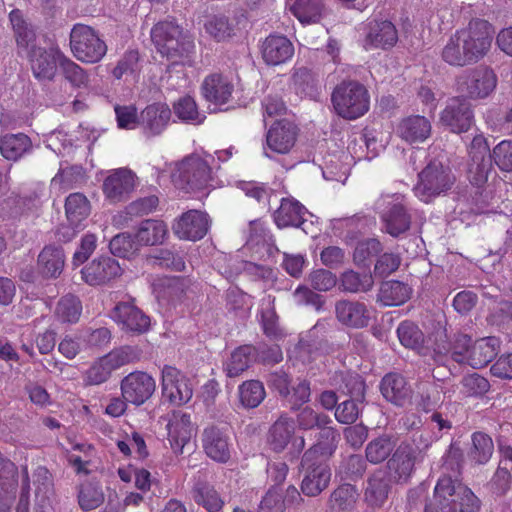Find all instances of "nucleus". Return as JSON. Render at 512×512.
Instances as JSON below:
<instances>
[{
	"instance_id": "63",
	"label": "nucleus",
	"mask_w": 512,
	"mask_h": 512,
	"mask_svg": "<svg viewBox=\"0 0 512 512\" xmlns=\"http://www.w3.org/2000/svg\"><path fill=\"white\" fill-rule=\"evenodd\" d=\"M118 126L122 129H135L140 126V115L133 105L115 107Z\"/></svg>"
},
{
	"instance_id": "26",
	"label": "nucleus",
	"mask_w": 512,
	"mask_h": 512,
	"mask_svg": "<svg viewBox=\"0 0 512 512\" xmlns=\"http://www.w3.org/2000/svg\"><path fill=\"white\" fill-rule=\"evenodd\" d=\"M171 119V110L165 103L148 105L140 114V126L148 136H156L164 131Z\"/></svg>"
},
{
	"instance_id": "29",
	"label": "nucleus",
	"mask_w": 512,
	"mask_h": 512,
	"mask_svg": "<svg viewBox=\"0 0 512 512\" xmlns=\"http://www.w3.org/2000/svg\"><path fill=\"white\" fill-rule=\"evenodd\" d=\"M262 57L268 65H280L292 58L294 47L288 38L280 35L268 36L261 47Z\"/></svg>"
},
{
	"instance_id": "2",
	"label": "nucleus",
	"mask_w": 512,
	"mask_h": 512,
	"mask_svg": "<svg viewBox=\"0 0 512 512\" xmlns=\"http://www.w3.org/2000/svg\"><path fill=\"white\" fill-rule=\"evenodd\" d=\"M478 509V499L468 487L444 476L438 480L433 501L425 512H477Z\"/></svg>"
},
{
	"instance_id": "34",
	"label": "nucleus",
	"mask_w": 512,
	"mask_h": 512,
	"mask_svg": "<svg viewBox=\"0 0 512 512\" xmlns=\"http://www.w3.org/2000/svg\"><path fill=\"white\" fill-rule=\"evenodd\" d=\"M365 384L360 377L353 378V386L349 389L352 400L342 402L335 411L336 419L344 424L356 421L359 416L358 402L364 398Z\"/></svg>"
},
{
	"instance_id": "43",
	"label": "nucleus",
	"mask_w": 512,
	"mask_h": 512,
	"mask_svg": "<svg viewBox=\"0 0 512 512\" xmlns=\"http://www.w3.org/2000/svg\"><path fill=\"white\" fill-rule=\"evenodd\" d=\"M381 392L388 401L402 405L409 395V388L402 376L388 374L382 379Z\"/></svg>"
},
{
	"instance_id": "60",
	"label": "nucleus",
	"mask_w": 512,
	"mask_h": 512,
	"mask_svg": "<svg viewBox=\"0 0 512 512\" xmlns=\"http://www.w3.org/2000/svg\"><path fill=\"white\" fill-rule=\"evenodd\" d=\"M388 495V484L381 475H374L368 481L365 497L371 505H381Z\"/></svg>"
},
{
	"instance_id": "28",
	"label": "nucleus",
	"mask_w": 512,
	"mask_h": 512,
	"mask_svg": "<svg viewBox=\"0 0 512 512\" xmlns=\"http://www.w3.org/2000/svg\"><path fill=\"white\" fill-rule=\"evenodd\" d=\"M335 311L342 325L356 329L366 327L372 317L371 311L360 302L340 301L336 304Z\"/></svg>"
},
{
	"instance_id": "52",
	"label": "nucleus",
	"mask_w": 512,
	"mask_h": 512,
	"mask_svg": "<svg viewBox=\"0 0 512 512\" xmlns=\"http://www.w3.org/2000/svg\"><path fill=\"white\" fill-rule=\"evenodd\" d=\"M394 447L395 443L390 437H378L368 443L366 447V458L371 463H380L387 459Z\"/></svg>"
},
{
	"instance_id": "25",
	"label": "nucleus",
	"mask_w": 512,
	"mask_h": 512,
	"mask_svg": "<svg viewBox=\"0 0 512 512\" xmlns=\"http://www.w3.org/2000/svg\"><path fill=\"white\" fill-rule=\"evenodd\" d=\"M488 151L489 147L485 137L481 134L474 136L469 146V155L472 159L469 174L474 185L480 186L487 181L490 170L486 161Z\"/></svg>"
},
{
	"instance_id": "48",
	"label": "nucleus",
	"mask_w": 512,
	"mask_h": 512,
	"mask_svg": "<svg viewBox=\"0 0 512 512\" xmlns=\"http://www.w3.org/2000/svg\"><path fill=\"white\" fill-rule=\"evenodd\" d=\"M175 115L182 121L200 124L205 116L199 112L193 97L186 95L180 97L173 105Z\"/></svg>"
},
{
	"instance_id": "53",
	"label": "nucleus",
	"mask_w": 512,
	"mask_h": 512,
	"mask_svg": "<svg viewBox=\"0 0 512 512\" xmlns=\"http://www.w3.org/2000/svg\"><path fill=\"white\" fill-rule=\"evenodd\" d=\"M139 55L136 51H130L124 55L113 70L117 79H124L126 82L135 81L139 72Z\"/></svg>"
},
{
	"instance_id": "20",
	"label": "nucleus",
	"mask_w": 512,
	"mask_h": 512,
	"mask_svg": "<svg viewBox=\"0 0 512 512\" xmlns=\"http://www.w3.org/2000/svg\"><path fill=\"white\" fill-rule=\"evenodd\" d=\"M36 512H55V493L50 472L43 466L37 467L32 474Z\"/></svg>"
},
{
	"instance_id": "64",
	"label": "nucleus",
	"mask_w": 512,
	"mask_h": 512,
	"mask_svg": "<svg viewBox=\"0 0 512 512\" xmlns=\"http://www.w3.org/2000/svg\"><path fill=\"white\" fill-rule=\"evenodd\" d=\"M97 246V237L94 234H85L80 241L78 249L75 251L72 264L73 266H79L83 264L94 252Z\"/></svg>"
},
{
	"instance_id": "46",
	"label": "nucleus",
	"mask_w": 512,
	"mask_h": 512,
	"mask_svg": "<svg viewBox=\"0 0 512 512\" xmlns=\"http://www.w3.org/2000/svg\"><path fill=\"white\" fill-rule=\"evenodd\" d=\"M236 25L230 22L224 15H212L204 22L207 34L217 41H223L235 34Z\"/></svg>"
},
{
	"instance_id": "41",
	"label": "nucleus",
	"mask_w": 512,
	"mask_h": 512,
	"mask_svg": "<svg viewBox=\"0 0 512 512\" xmlns=\"http://www.w3.org/2000/svg\"><path fill=\"white\" fill-rule=\"evenodd\" d=\"M411 296V288L399 281H387L381 285L378 299L385 306L405 303Z\"/></svg>"
},
{
	"instance_id": "17",
	"label": "nucleus",
	"mask_w": 512,
	"mask_h": 512,
	"mask_svg": "<svg viewBox=\"0 0 512 512\" xmlns=\"http://www.w3.org/2000/svg\"><path fill=\"white\" fill-rule=\"evenodd\" d=\"M441 122L454 133H463L470 129L473 121V112L470 103L460 97L449 101L441 113Z\"/></svg>"
},
{
	"instance_id": "62",
	"label": "nucleus",
	"mask_w": 512,
	"mask_h": 512,
	"mask_svg": "<svg viewBox=\"0 0 512 512\" xmlns=\"http://www.w3.org/2000/svg\"><path fill=\"white\" fill-rule=\"evenodd\" d=\"M401 344L407 348L415 349L422 342L423 335L418 327L411 322H403L397 329Z\"/></svg>"
},
{
	"instance_id": "44",
	"label": "nucleus",
	"mask_w": 512,
	"mask_h": 512,
	"mask_svg": "<svg viewBox=\"0 0 512 512\" xmlns=\"http://www.w3.org/2000/svg\"><path fill=\"white\" fill-rule=\"evenodd\" d=\"M293 432V422L286 417H280L269 430L268 443L273 450L282 451L290 442Z\"/></svg>"
},
{
	"instance_id": "35",
	"label": "nucleus",
	"mask_w": 512,
	"mask_h": 512,
	"mask_svg": "<svg viewBox=\"0 0 512 512\" xmlns=\"http://www.w3.org/2000/svg\"><path fill=\"white\" fill-rule=\"evenodd\" d=\"M500 341L496 337H486L476 341L466 356L465 363L473 368L486 366L497 354Z\"/></svg>"
},
{
	"instance_id": "55",
	"label": "nucleus",
	"mask_w": 512,
	"mask_h": 512,
	"mask_svg": "<svg viewBox=\"0 0 512 512\" xmlns=\"http://www.w3.org/2000/svg\"><path fill=\"white\" fill-rule=\"evenodd\" d=\"M341 286L347 292H365L372 288L373 277L369 273L360 275L354 271H346L341 276Z\"/></svg>"
},
{
	"instance_id": "58",
	"label": "nucleus",
	"mask_w": 512,
	"mask_h": 512,
	"mask_svg": "<svg viewBox=\"0 0 512 512\" xmlns=\"http://www.w3.org/2000/svg\"><path fill=\"white\" fill-rule=\"evenodd\" d=\"M473 448L470 452L473 460L479 464L486 463L493 453L492 439L481 432L474 433L472 436Z\"/></svg>"
},
{
	"instance_id": "33",
	"label": "nucleus",
	"mask_w": 512,
	"mask_h": 512,
	"mask_svg": "<svg viewBox=\"0 0 512 512\" xmlns=\"http://www.w3.org/2000/svg\"><path fill=\"white\" fill-rule=\"evenodd\" d=\"M65 254L62 248L45 246L38 256V272L45 278H57L63 271Z\"/></svg>"
},
{
	"instance_id": "42",
	"label": "nucleus",
	"mask_w": 512,
	"mask_h": 512,
	"mask_svg": "<svg viewBox=\"0 0 512 512\" xmlns=\"http://www.w3.org/2000/svg\"><path fill=\"white\" fill-rule=\"evenodd\" d=\"M256 359V350L250 345L235 349L225 363V371L229 377H236L245 371Z\"/></svg>"
},
{
	"instance_id": "9",
	"label": "nucleus",
	"mask_w": 512,
	"mask_h": 512,
	"mask_svg": "<svg viewBox=\"0 0 512 512\" xmlns=\"http://www.w3.org/2000/svg\"><path fill=\"white\" fill-rule=\"evenodd\" d=\"M402 195H385L376 202L384 228L392 236H398L410 227V217L404 209Z\"/></svg>"
},
{
	"instance_id": "30",
	"label": "nucleus",
	"mask_w": 512,
	"mask_h": 512,
	"mask_svg": "<svg viewBox=\"0 0 512 512\" xmlns=\"http://www.w3.org/2000/svg\"><path fill=\"white\" fill-rule=\"evenodd\" d=\"M302 500L297 488L289 486L283 497L279 487H271L263 497L259 512H285L286 508L298 504Z\"/></svg>"
},
{
	"instance_id": "14",
	"label": "nucleus",
	"mask_w": 512,
	"mask_h": 512,
	"mask_svg": "<svg viewBox=\"0 0 512 512\" xmlns=\"http://www.w3.org/2000/svg\"><path fill=\"white\" fill-rule=\"evenodd\" d=\"M136 185L135 174L127 168L110 170L103 181V193L110 202L125 200Z\"/></svg>"
},
{
	"instance_id": "19",
	"label": "nucleus",
	"mask_w": 512,
	"mask_h": 512,
	"mask_svg": "<svg viewBox=\"0 0 512 512\" xmlns=\"http://www.w3.org/2000/svg\"><path fill=\"white\" fill-rule=\"evenodd\" d=\"M209 228L206 213L190 210L184 213L173 225L174 234L182 240L196 241L203 238Z\"/></svg>"
},
{
	"instance_id": "50",
	"label": "nucleus",
	"mask_w": 512,
	"mask_h": 512,
	"mask_svg": "<svg viewBox=\"0 0 512 512\" xmlns=\"http://www.w3.org/2000/svg\"><path fill=\"white\" fill-rule=\"evenodd\" d=\"M194 500L208 512H218L224 504L218 492L208 484H200L196 487Z\"/></svg>"
},
{
	"instance_id": "6",
	"label": "nucleus",
	"mask_w": 512,
	"mask_h": 512,
	"mask_svg": "<svg viewBox=\"0 0 512 512\" xmlns=\"http://www.w3.org/2000/svg\"><path fill=\"white\" fill-rule=\"evenodd\" d=\"M70 46L73 55L82 62L96 63L107 52V46L89 26L76 24L70 33Z\"/></svg>"
},
{
	"instance_id": "21",
	"label": "nucleus",
	"mask_w": 512,
	"mask_h": 512,
	"mask_svg": "<svg viewBox=\"0 0 512 512\" xmlns=\"http://www.w3.org/2000/svg\"><path fill=\"white\" fill-rule=\"evenodd\" d=\"M203 448L209 458L226 463L231 456V444L228 431L218 426L207 427L202 436Z\"/></svg>"
},
{
	"instance_id": "4",
	"label": "nucleus",
	"mask_w": 512,
	"mask_h": 512,
	"mask_svg": "<svg viewBox=\"0 0 512 512\" xmlns=\"http://www.w3.org/2000/svg\"><path fill=\"white\" fill-rule=\"evenodd\" d=\"M212 157L205 153H194L176 163L172 172V182L180 189L203 190L212 186Z\"/></svg>"
},
{
	"instance_id": "16",
	"label": "nucleus",
	"mask_w": 512,
	"mask_h": 512,
	"mask_svg": "<svg viewBox=\"0 0 512 512\" xmlns=\"http://www.w3.org/2000/svg\"><path fill=\"white\" fill-rule=\"evenodd\" d=\"M297 128L288 120L276 121L266 134L264 154L271 157L267 149L278 154L288 153L296 142Z\"/></svg>"
},
{
	"instance_id": "12",
	"label": "nucleus",
	"mask_w": 512,
	"mask_h": 512,
	"mask_svg": "<svg viewBox=\"0 0 512 512\" xmlns=\"http://www.w3.org/2000/svg\"><path fill=\"white\" fill-rule=\"evenodd\" d=\"M162 391L163 395L177 406L186 404L193 396L189 378L172 366H165L162 369Z\"/></svg>"
},
{
	"instance_id": "13",
	"label": "nucleus",
	"mask_w": 512,
	"mask_h": 512,
	"mask_svg": "<svg viewBox=\"0 0 512 512\" xmlns=\"http://www.w3.org/2000/svg\"><path fill=\"white\" fill-rule=\"evenodd\" d=\"M234 92L233 81L226 75L213 73L206 76L201 85L203 98L214 109H221L231 99Z\"/></svg>"
},
{
	"instance_id": "11",
	"label": "nucleus",
	"mask_w": 512,
	"mask_h": 512,
	"mask_svg": "<svg viewBox=\"0 0 512 512\" xmlns=\"http://www.w3.org/2000/svg\"><path fill=\"white\" fill-rule=\"evenodd\" d=\"M120 389L122 397L128 403L140 406L154 394L156 382L150 374L135 371L122 379Z\"/></svg>"
},
{
	"instance_id": "56",
	"label": "nucleus",
	"mask_w": 512,
	"mask_h": 512,
	"mask_svg": "<svg viewBox=\"0 0 512 512\" xmlns=\"http://www.w3.org/2000/svg\"><path fill=\"white\" fill-rule=\"evenodd\" d=\"M61 70L65 79L77 88H88L89 76L78 64L65 57L61 62Z\"/></svg>"
},
{
	"instance_id": "5",
	"label": "nucleus",
	"mask_w": 512,
	"mask_h": 512,
	"mask_svg": "<svg viewBox=\"0 0 512 512\" xmlns=\"http://www.w3.org/2000/svg\"><path fill=\"white\" fill-rule=\"evenodd\" d=\"M332 104L340 117L347 120L357 119L369 109L368 91L358 82H342L332 93Z\"/></svg>"
},
{
	"instance_id": "15",
	"label": "nucleus",
	"mask_w": 512,
	"mask_h": 512,
	"mask_svg": "<svg viewBox=\"0 0 512 512\" xmlns=\"http://www.w3.org/2000/svg\"><path fill=\"white\" fill-rule=\"evenodd\" d=\"M65 56L57 48L43 49L32 47L29 61L33 75L39 80H52L56 75L58 65Z\"/></svg>"
},
{
	"instance_id": "36",
	"label": "nucleus",
	"mask_w": 512,
	"mask_h": 512,
	"mask_svg": "<svg viewBox=\"0 0 512 512\" xmlns=\"http://www.w3.org/2000/svg\"><path fill=\"white\" fill-rule=\"evenodd\" d=\"M397 133L408 143L423 142L431 134V124L424 116L407 117L399 123Z\"/></svg>"
},
{
	"instance_id": "54",
	"label": "nucleus",
	"mask_w": 512,
	"mask_h": 512,
	"mask_svg": "<svg viewBox=\"0 0 512 512\" xmlns=\"http://www.w3.org/2000/svg\"><path fill=\"white\" fill-rule=\"evenodd\" d=\"M109 247L112 254L123 258L134 256L140 249L135 235L132 237L128 233L114 236L110 241Z\"/></svg>"
},
{
	"instance_id": "24",
	"label": "nucleus",
	"mask_w": 512,
	"mask_h": 512,
	"mask_svg": "<svg viewBox=\"0 0 512 512\" xmlns=\"http://www.w3.org/2000/svg\"><path fill=\"white\" fill-rule=\"evenodd\" d=\"M112 318L121 329L134 333H144L150 326V318L131 302L117 304Z\"/></svg>"
},
{
	"instance_id": "22",
	"label": "nucleus",
	"mask_w": 512,
	"mask_h": 512,
	"mask_svg": "<svg viewBox=\"0 0 512 512\" xmlns=\"http://www.w3.org/2000/svg\"><path fill=\"white\" fill-rule=\"evenodd\" d=\"M122 274L119 263L111 257H99L82 270V279L91 286L103 285Z\"/></svg>"
},
{
	"instance_id": "45",
	"label": "nucleus",
	"mask_w": 512,
	"mask_h": 512,
	"mask_svg": "<svg viewBox=\"0 0 512 512\" xmlns=\"http://www.w3.org/2000/svg\"><path fill=\"white\" fill-rule=\"evenodd\" d=\"M9 18L15 33L17 45L20 48L28 49L35 39L34 30L24 19L20 10L11 11Z\"/></svg>"
},
{
	"instance_id": "49",
	"label": "nucleus",
	"mask_w": 512,
	"mask_h": 512,
	"mask_svg": "<svg viewBox=\"0 0 512 512\" xmlns=\"http://www.w3.org/2000/svg\"><path fill=\"white\" fill-rule=\"evenodd\" d=\"M57 318L64 323H76L82 314V304L73 295L62 297L56 307Z\"/></svg>"
},
{
	"instance_id": "1",
	"label": "nucleus",
	"mask_w": 512,
	"mask_h": 512,
	"mask_svg": "<svg viewBox=\"0 0 512 512\" xmlns=\"http://www.w3.org/2000/svg\"><path fill=\"white\" fill-rule=\"evenodd\" d=\"M493 30L485 20H472L453 34L442 50V59L453 66H465L484 57L492 44Z\"/></svg>"
},
{
	"instance_id": "40",
	"label": "nucleus",
	"mask_w": 512,
	"mask_h": 512,
	"mask_svg": "<svg viewBox=\"0 0 512 512\" xmlns=\"http://www.w3.org/2000/svg\"><path fill=\"white\" fill-rule=\"evenodd\" d=\"M32 148L30 138L22 133L8 134L0 139L1 155L11 161H17Z\"/></svg>"
},
{
	"instance_id": "18",
	"label": "nucleus",
	"mask_w": 512,
	"mask_h": 512,
	"mask_svg": "<svg viewBox=\"0 0 512 512\" xmlns=\"http://www.w3.org/2000/svg\"><path fill=\"white\" fill-rule=\"evenodd\" d=\"M168 441L175 453H181L195 435V427L189 414L173 412L166 425Z\"/></svg>"
},
{
	"instance_id": "8",
	"label": "nucleus",
	"mask_w": 512,
	"mask_h": 512,
	"mask_svg": "<svg viewBox=\"0 0 512 512\" xmlns=\"http://www.w3.org/2000/svg\"><path fill=\"white\" fill-rule=\"evenodd\" d=\"M496 86L497 76L495 72L485 66L469 70L457 80V89L474 100L487 98L493 93Z\"/></svg>"
},
{
	"instance_id": "32",
	"label": "nucleus",
	"mask_w": 512,
	"mask_h": 512,
	"mask_svg": "<svg viewBox=\"0 0 512 512\" xmlns=\"http://www.w3.org/2000/svg\"><path fill=\"white\" fill-rule=\"evenodd\" d=\"M331 471L326 463L320 462L307 468L302 481V492L307 496H317L327 488Z\"/></svg>"
},
{
	"instance_id": "61",
	"label": "nucleus",
	"mask_w": 512,
	"mask_h": 512,
	"mask_svg": "<svg viewBox=\"0 0 512 512\" xmlns=\"http://www.w3.org/2000/svg\"><path fill=\"white\" fill-rule=\"evenodd\" d=\"M494 164L503 172H512V140H503L491 152Z\"/></svg>"
},
{
	"instance_id": "7",
	"label": "nucleus",
	"mask_w": 512,
	"mask_h": 512,
	"mask_svg": "<svg viewBox=\"0 0 512 512\" xmlns=\"http://www.w3.org/2000/svg\"><path fill=\"white\" fill-rule=\"evenodd\" d=\"M454 177L440 163L429 164L420 174L419 181L414 188L415 195L423 202L428 203L434 197L450 189Z\"/></svg>"
},
{
	"instance_id": "3",
	"label": "nucleus",
	"mask_w": 512,
	"mask_h": 512,
	"mask_svg": "<svg viewBox=\"0 0 512 512\" xmlns=\"http://www.w3.org/2000/svg\"><path fill=\"white\" fill-rule=\"evenodd\" d=\"M152 41L157 50L172 64H185L193 52L191 35L173 22L156 24L151 31Z\"/></svg>"
},
{
	"instance_id": "37",
	"label": "nucleus",
	"mask_w": 512,
	"mask_h": 512,
	"mask_svg": "<svg viewBox=\"0 0 512 512\" xmlns=\"http://www.w3.org/2000/svg\"><path fill=\"white\" fill-rule=\"evenodd\" d=\"M390 476L397 482H405L414 468V450L409 445L399 446L388 462Z\"/></svg>"
},
{
	"instance_id": "27",
	"label": "nucleus",
	"mask_w": 512,
	"mask_h": 512,
	"mask_svg": "<svg viewBox=\"0 0 512 512\" xmlns=\"http://www.w3.org/2000/svg\"><path fill=\"white\" fill-rule=\"evenodd\" d=\"M398 40V33L390 21L372 22L363 41V47L369 51L372 49H388L393 47Z\"/></svg>"
},
{
	"instance_id": "57",
	"label": "nucleus",
	"mask_w": 512,
	"mask_h": 512,
	"mask_svg": "<svg viewBox=\"0 0 512 512\" xmlns=\"http://www.w3.org/2000/svg\"><path fill=\"white\" fill-rule=\"evenodd\" d=\"M274 298L267 296L261 302V321L264 332L273 338H278L282 335L277 327V317L273 308Z\"/></svg>"
},
{
	"instance_id": "51",
	"label": "nucleus",
	"mask_w": 512,
	"mask_h": 512,
	"mask_svg": "<svg viewBox=\"0 0 512 512\" xmlns=\"http://www.w3.org/2000/svg\"><path fill=\"white\" fill-rule=\"evenodd\" d=\"M239 397L243 406L257 407L265 398L264 386L256 380L246 381L239 386Z\"/></svg>"
},
{
	"instance_id": "31",
	"label": "nucleus",
	"mask_w": 512,
	"mask_h": 512,
	"mask_svg": "<svg viewBox=\"0 0 512 512\" xmlns=\"http://www.w3.org/2000/svg\"><path fill=\"white\" fill-rule=\"evenodd\" d=\"M286 9L303 25L318 23L324 13L322 0H286Z\"/></svg>"
},
{
	"instance_id": "47",
	"label": "nucleus",
	"mask_w": 512,
	"mask_h": 512,
	"mask_svg": "<svg viewBox=\"0 0 512 512\" xmlns=\"http://www.w3.org/2000/svg\"><path fill=\"white\" fill-rule=\"evenodd\" d=\"M78 501L84 510L98 508L104 502V492L101 485L94 481L83 483L79 489Z\"/></svg>"
},
{
	"instance_id": "39",
	"label": "nucleus",
	"mask_w": 512,
	"mask_h": 512,
	"mask_svg": "<svg viewBox=\"0 0 512 512\" xmlns=\"http://www.w3.org/2000/svg\"><path fill=\"white\" fill-rule=\"evenodd\" d=\"M168 233L167 225L160 220H145L135 232V238L140 247L162 244Z\"/></svg>"
},
{
	"instance_id": "38",
	"label": "nucleus",
	"mask_w": 512,
	"mask_h": 512,
	"mask_svg": "<svg viewBox=\"0 0 512 512\" xmlns=\"http://www.w3.org/2000/svg\"><path fill=\"white\" fill-rule=\"evenodd\" d=\"M306 209L293 198H283L280 207L274 213V221L279 228L303 224Z\"/></svg>"
},
{
	"instance_id": "10",
	"label": "nucleus",
	"mask_w": 512,
	"mask_h": 512,
	"mask_svg": "<svg viewBox=\"0 0 512 512\" xmlns=\"http://www.w3.org/2000/svg\"><path fill=\"white\" fill-rule=\"evenodd\" d=\"M134 358L133 349L130 347L113 350L93 363L86 371L84 381L88 385H100L109 379L114 370L131 362Z\"/></svg>"
},
{
	"instance_id": "23",
	"label": "nucleus",
	"mask_w": 512,
	"mask_h": 512,
	"mask_svg": "<svg viewBox=\"0 0 512 512\" xmlns=\"http://www.w3.org/2000/svg\"><path fill=\"white\" fill-rule=\"evenodd\" d=\"M91 205L87 197L82 193H72L65 201V214L72 231H59L63 241H70L77 233L76 229L81 228L82 223L90 215Z\"/></svg>"
},
{
	"instance_id": "59",
	"label": "nucleus",
	"mask_w": 512,
	"mask_h": 512,
	"mask_svg": "<svg viewBox=\"0 0 512 512\" xmlns=\"http://www.w3.org/2000/svg\"><path fill=\"white\" fill-rule=\"evenodd\" d=\"M358 497L356 489L350 484H344L338 487L331 496V503L335 510H350Z\"/></svg>"
}]
</instances>
